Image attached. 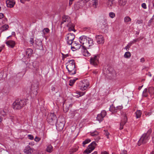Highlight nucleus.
Masks as SVG:
<instances>
[{"instance_id":"nucleus-31","label":"nucleus","mask_w":154,"mask_h":154,"mask_svg":"<svg viewBox=\"0 0 154 154\" xmlns=\"http://www.w3.org/2000/svg\"><path fill=\"white\" fill-rule=\"evenodd\" d=\"M53 150V147L51 145H49L47 146L46 149V151L49 152H51Z\"/></svg>"},{"instance_id":"nucleus-28","label":"nucleus","mask_w":154,"mask_h":154,"mask_svg":"<svg viewBox=\"0 0 154 154\" xmlns=\"http://www.w3.org/2000/svg\"><path fill=\"white\" fill-rule=\"evenodd\" d=\"M9 26L7 24H5L0 28L1 31L2 32L6 30L9 28Z\"/></svg>"},{"instance_id":"nucleus-7","label":"nucleus","mask_w":154,"mask_h":154,"mask_svg":"<svg viewBox=\"0 0 154 154\" xmlns=\"http://www.w3.org/2000/svg\"><path fill=\"white\" fill-rule=\"evenodd\" d=\"M99 58V56L97 54L94 55L93 57H91L90 59V63L94 66H96L97 65L98 63V59Z\"/></svg>"},{"instance_id":"nucleus-54","label":"nucleus","mask_w":154,"mask_h":154,"mask_svg":"<svg viewBox=\"0 0 154 154\" xmlns=\"http://www.w3.org/2000/svg\"><path fill=\"white\" fill-rule=\"evenodd\" d=\"M55 89H56V88L54 86H51V91L52 92L55 91Z\"/></svg>"},{"instance_id":"nucleus-12","label":"nucleus","mask_w":154,"mask_h":154,"mask_svg":"<svg viewBox=\"0 0 154 154\" xmlns=\"http://www.w3.org/2000/svg\"><path fill=\"white\" fill-rule=\"evenodd\" d=\"M85 5L83 2L80 0L75 4L74 8L76 10H78L82 8Z\"/></svg>"},{"instance_id":"nucleus-51","label":"nucleus","mask_w":154,"mask_h":154,"mask_svg":"<svg viewBox=\"0 0 154 154\" xmlns=\"http://www.w3.org/2000/svg\"><path fill=\"white\" fill-rule=\"evenodd\" d=\"M40 140H41L40 138L39 137H37V136H36L35 137V139H34L35 141L36 142H39Z\"/></svg>"},{"instance_id":"nucleus-6","label":"nucleus","mask_w":154,"mask_h":154,"mask_svg":"<svg viewBox=\"0 0 154 154\" xmlns=\"http://www.w3.org/2000/svg\"><path fill=\"white\" fill-rule=\"evenodd\" d=\"M96 145V142L95 141L93 142L88 146V148L84 151V152L87 154L91 153L95 149Z\"/></svg>"},{"instance_id":"nucleus-49","label":"nucleus","mask_w":154,"mask_h":154,"mask_svg":"<svg viewBox=\"0 0 154 154\" xmlns=\"http://www.w3.org/2000/svg\"><path fill=\"white\" fill-rule=\"evenodd\" d=\"M153 19H151L148 22V26H150L151 25V23L153 22Z\"/></svg>"},{"instance_id":"nucleus-35","label":"nucleus","mask_w":154,"mask_h":154,"mask_svg":"<svg viewBox=\"0 0 154 154\" xmlns=\"http://www.w3.org/2000/svg\"><path fill=\"white\" fill-rule=\"evenodd\" d=\"M131 56V54L129 51L126 52L124 55V57L125 58H129Z\"/></svg>"},{"instance_id":"nucleus-34","label":"nucleus","mask_w":154,"mask_h":154,"mask_svg":"<svg viewBox=\"0 0 154 154\" xmlns=\"http://www.w3.org/2000/svg\"><path fill=\"white\" fill-rule=\"evenodd\" d=\"M136 117L137 119L140 118L141 115V112L140 110H137L136 112Z\"/></svg>"},{"instance_id":"nucleus-37","label":"nucleus","mask_w":154,"mask_h":154,"mask_svg":"<svg viewBox=\"0 0 154 154\" xmlns=\"http://www.w3.org/2000/svg\"><path fill=\"white\" fill-rule=\"evenodd\" d=\"M124 22H128L131 21V19L128 16H127L124 18Z\"/></svg>"},{"instance_id":"nucleus-1","label":"nucleus","mask_w":154,"mask_h":154,"mask_svg":"<svg viewBox=\"0 0 154 154\" xmlns=\"http://www.w3.org/2000/svg\"><path fill=\"white\" fill-rule=\"evenodd\" d=\"M75 61L73 60H69L66 63V69H67L69 74L74 75L76 72V69L75 68Z\"/></svg>"},{"instance_id":"nucleus-39","label":"nucleus","mask_w":154,"mask_h":154,"mask_svg":"<svg viewBox=\"0 0 154 154\" xmlns=\"http://www.w3.org/2000/svg\"><path fill=\"white\" fill-rule=\"evenodd\" d=\"M90 133L91 135V136L94 137L97 135L99 134L98 132L96 131H95L93 132H91Z\"/></svg>"},{"instance_id":"nucleus-48","label":"nucleus","mask_w":154,"mask_h":154,"mask_svg":"<svg viewBox=\"0 0 154 154\" xmlns=\"http://www.w3.org/2000/svg\"><path fill=\"white\" fill-rule=\"evenodd\" d=\"M130 42L128 43V44L125 47L124 49H125L126 51H128L129 50V48L132 45H130Z\"/></svg>"},{"instance_id":"nucleus-50","label":"nucleus","mask_w":154,"mask_h":154,"mask_svg":"<svg viewBox=\"0 0 154 154\" xmlns=\"http://www.w3.org/2000/svg\"><path fill=\"white\" fill-rule=\"evenodd\" d=\"M28 137L29 139L32 140L34 139L33 136L31 134H29L28 135Z\"/></svg>"},{"instance_id":"nucleus-61","label":"nucleus","mask_w":154,"mask_h":154,"mask_svg":"<svg viewBox=\"0 0 154 154\" xmlns=\"http://www.w3.org/2000/svg\"><path fill=\"white\" fill-rule=\"evenodd\" d=\"M101 154H109V153L106 151H104L103 152H102Z\"/></svg>"},{"instance_id":"nucleus-58","label":"nucleus","mask_w":154,"mask_h":154,"mask_svg":"<svg viewBox=\"0 0 154 154\" xmlns=\"http://www.w3.org/2000/svg\"><path fill=\"white\" fill-rule=\"evenodd\" d=\"M152 5V8H154V0H153L152 2H151V3H150V4H149V5Z\"/></svg>"},{"instance_id":"nucleus-11","label":"nucleus","mask_w":154,"mask_h":154,"mask_svg":"<svg viewBox=\"0 0 154 154\" xmlns=\"http://www.w3.org/2000/svg\"><path fill=\"white\" fill-rule=\"evenodd\" d=\"M106 112L105 110H102L100 114L97 115V120L100 122H102L103 120V118L106 115Z\"/></svg>"},{"instance_id":"nucleus-21","label":"nucleus","mask_w":154,"mask_h":154,"mask_svg":"<svg viewBox=\"0 0 154 154\" xmlns=\"http://www.w3.org/2000/svg\"><path fill=\"white\" fill-rule=\"evenodd\" d=\"M89 40H87V43L88 44V46H82L83 47H85L87 48H89L90 47L94 45V41L92 39L89 37Z\"/></svg>"},{"instance_id":"nucleus-4","label":"nucleus","mask_w":154,"mask_h":154,"mask_svg":"<svg viewBox=\"0 0 154 154\" xmlns=\"http://www.w3.org/2000/svg\"><path fill=\"white\" fill-rule=\"evenodd\" d=\"M47 120L49 124L53 125L57 123V117L54 113H50L47 115Z\"/></svg>"},{"instance_id":"nucleus-30","label":"nucleus","mask_w":154,"mask_h":154,"mask_svg":"<svg viewBox=\"0 0 154 154\" xmlns=\"http://www.w3.org/2000/svg\"><path fill=\"white\" fill-rule=\"evenodd\" d=\"M33 50L31 48H28L26 51V54L29 57L31 56L33 53Z\"/></svg>"},{"instance_id":"nucleus-24","label":"nucleus","mask_w":154,"mask_h":154,"mask_svg":"<svg viewBox=\"0 0 154 154\" xmlns=\"http://www.w3.org/2000/svg\"><path fill=\"white\" fill-rule=\"evenodd\" d=\"M109 111L112 113H115L117 112V109H116V108L113 106V104H112L110 106Z\"/></svg>"},{"instance_id":"nucleus-57","label":"nucleus","mask_w":154,"mask_h":154,"mask_svg":"<svg viewBox=\"0 0 154 154\" xmlns=\"http://www.w3.org/2000/svg\"><path fill=\"white\" fill-rule=\"evenodd\" d=\"M120 154H127V151L126 150H124Z\"/></svg>"},{"instance_id":"nucleus-41","label":"nucleus","mask_w":154,"mask_h":154,"mask_svg":"<svg viewBox=\"0 0 154 154\" xmlns=\"http://www.w3.org/2000/svg\"><path fill=\"white\" fill-rule=\"evenodd\" d=\"M85 93V92H79L77 94L79 96H78V97H81L84 95Z\"/></svg>"},{"instance_id":"nucleus-10","label":"nucleus","mask_w":154,"mask_h":154,"mask_svg":"<svg viewBox=\"0 0 154 154\" xmlns=\"http://www.w3.org/2000/svg\"><path fill=\"white\" fill-rule=\"evenodd\" d=\"M75 38V35L73 33H69L66 35V40L67 44L69 45H71L72 41Z\"/></svg>"},{"instance_id":"nucleus-52","label":"nucleus","mask_w":154,"mask_h":154,"mask_svg":"<svg viewBox=\"0 0 154 154\" xmlns=\"http://www.w3.org/2000/svg\"><path fill=\"white\" fill-rule=\"evenodd\" d=\"M143 20H137L136 23H137L138 24H141L143 23Z\"/></svg>"},{"instance_id":"nucleus-60","label":"nucleus","mask_w":154,"mask_h":154,"mask_svg":"<svg viewBox=\"0 0 154 154\" xmlns=\"http://www.w3.org/2000/svg\"><path fill=\"white\" fill-rule=\"evenodd\" d=\"M4 17V14L3 13H0V19H2Z\"/></svg>"},{"instance_id":"nucleus-29","label":"nucleus","mask_w":154,"mask_h":154,"mask_svg":"<svg viewBox=\"0 0 154 154\" xmlns=\"http://www.w3.org/2000/svg\"><path fill=\"white\" fill-rule=\"evenodd\" d=\"M143 38V37H139L135 39H133L132 41H131L130 42V45H132V44L136 42H137L139 41L140 40H142Z\"/></svg>"},{"instance_id":"nucleus-15","label":"nucleus","mask_w":154,"mask_h":154,"mask_svg":"<svg viewBox=\"0 0 154 154\" xmlns=\"http://www.w3.org/2000/svg\"><path fill=\"white\" fill-rule=\"evenodd\" d=\"M123 119H122L120 123L119 129L122 130L123 128V126L127 121V118L125 115H123Z\"/></svg>"},{"instance_id":"nucleus-26","label":"nucleus","mask_w":154,"mask_h":154,"mask_svg":"<svg viewBox=\"0 0 154 154\" xmlns=\"http://www.w3.org/2000/svg\"><path fill=\"white\" fill-rule=\"evenodd\" d=\"M127 0H119L118 4L121 7H123L126 4Z\"/></svg>"},{"instance_id":"nucleus-36","label":"nucleus","mask_w":154,"mask_h":154,"mask_svg":"<svg viewBox=\"0 0 154 154\" xmlns=\"http://www.w3.org/2000/svg\"><path fill=\"white\" fill-rule=\"evenodd\" d=\"M91 140L89 139H86L82 143L83 145V146H85V145L86 144L89 143L91 142Z\"/></svg>"},{"instance_id":"nucleus-44","label":"nucleus","mask_w":154,"mask_h":154,"mask_svg":"<svg viewBox=\"0 0 154 154\" xmlns=\"http://www.w3.org/2000/svg\"><path fill=\"white\" fill-rule=\"evenodd\" d=\"M6 114V112L3 110H0V115L3 116H4Z\"/></svg>"},{"instance_id":"nucleus-8","label":"nucleus","mask_w":154,"mask_h":154,"mask_svg":"<svg viewBox=\"0 0 154 154\" xmlns=\"http://www.w3.org/2000/svg\"><path fill=\"white\" fill-rule=\"evenodd\" d=\"M87 40H89V37L83 35L79 37V41L80 43L83 45L82 46H88Z\"/></svg>"},{"instance_id":"nucleus-38","label":"nucleus","mask_w":154,"mask_h":154,"mask_svg":"<svg viewBox=\"0 0 154 154\" xmlns=\"http://www.w3.org/2000/svg\"><path fill=\"white\" fill-rule=\"evenodd\" d=\"M78 147H77L75 148H73L71 150H70V151H69L70 154H71L73 153L74 152L77 151L78 149Z\"/></svg>"},{"instance_id":"nucleus-23","label":"nucleus","mask_w":154,"mask_h":154,"mask_svg":"<svg viewBox=\"0 0 154 154\" xmlns=\"http://www.w3.org/2000/svg\"><path fill=\"white\" fill-rule=\"evenodd\" d=\"M67 26L69 27L68 30L69 31H73L74 32H75L76 30L74 29L75 26L73 24L71 23H69L67 25Z\"/></svg>"},{"instance_id":"nucleus-13","label":"nucleus","mask_w":154,"mask_h":154,"mask_svg":"<svg viewBox=\"0 0 154 154\" xmlns=\"http://www.w3.org/2000/svg\"><path fill=\"white\" fill-rule=\"evenodd\" d=\"M83 2L84 4H85L89 1H90L91 3L92 4L94 8H97L98 5V0H81Z\"/></svg>"},{"instance_id":"nucleus-32","label":"nucleus","mask_w":154,"mask_h":154,"mask_svg":"<svg viewBox=\"0 0 154 154\" xmlns=\"http://www.w3.org/2000/svg\"><path fill=\"white\" fill-rule=\"evenodd\" d=\"M148 89L145 88L143 92V96L144 97H147L148 95Z\"/></svg>"},{"instance_id":"nucleus-16","label":"nucleus","mask_w":154,"mask_h":154,"mask_svg":"<svg viewBox=\"0 0 154 154\" xmlns=\"http://www.w3.org/2000/svg\"><path fill=\"white\" fill-rule=\"evenodd\" d=\"M97 43L99 44H103L104 42V38L102 35H100L96 36Z\"/></svg>"},{"instance_id":"nucleus-43","label":"nucleus","mask_w":154,"mask_h":154,"mask_svg":"<svg viewBox=\"0 0 154 154\" xmlns=\"http://www.w3.org/2000/svg\"><path fill=\"white\" fill-rule=\"evenodd\" d=\"M109 16L111 18H113L115 16V14L112 12H110L109 14Z\"/></svg>"},{"instance_id":"nucleus-47","label":"nucleus","mask_w":154,"mask_h":154,"mask_svg":"<svg viewBox=\"0 0 154 154\" xmlns=\"http://www.w3.org/2000/svg\"><path fill=\"white\" fill-rule=\"evenodd\" d=\"M104 131H105L104 134L106 136L107 138H109V133L107 130H104Z\"/></svg>"},{"instance_id":"nucleus-33","label":"nucleus","mask_w":154,"mask_h":154,"mask_svg":"<svg viewBox=\"0 0 154 154\" xmlns=\"http://www.w3.org/2000/svg\"><path fill=\"white\" fill-rule=\"evenodd\" d=\"M78 78H75V79H70L69 80V85L70 86H72L75 81Z\"/></svg>"},{"instance_id":"nucleus-55","label":"nucleus","mask_w":154,"mask_h":154,"mask_svg":"<svg viewBox=\"0 0 154 154\" xmlns=\"http://www.w3.org/2000/svg\"><path fill=\"white\" fill-rule=\"evenodd\" d=\"M142 8H144L145 9L146 8V4L144 3H143L142 4Z\"/></svg>"},{"instance_id":"nucleus-40","label":"nucleus","mask_w":154,"mask_h":154,"mask_svg":"<svg viewBox=\"0 0 154 154\" xmlns=\"http://www.w3.org/2000/svg\"><path fill=\"white\" fill-rule=\"evenodd\" d=\"M32 37H31L30 38L29 42L31 44L33 45L34 43V36H32Z\"/></svg>"},{"instance_id":"nucleus-64","label":"nucleus","mask_w":154,"mask_h":154,"mask_svg":"<svg viewBox=\"0 0 154 154\" xmlns=\"http://www.w3.org/2000/svg\"><path fill=\"white\" fill-rule=\"evenodd\" d=\"M97 154V151H95L93 153H92L91 154Z\"/></svg>"},{"instance_id":"nucleus-59","label":"nucleus","mask_w":154,"mask_h":154,"mask_svg":"<svg viewBox=\"0 0 154 154\" xmlns=\"http://www.w3.org/2000/svg\"><path fill=\"white\" fill-rule=\"evenodd\" d=\"M62 54V55L63 57L64 58H65L66 57H68L69 56V55L68 54Z\"/></svg>"},{"instance_id":"nucleus-22","label":"nucleus","mask_w":154,"mask_h":154,"mask_svg":"<svg viewBox=\"0 0 154 154\" xmlns=\"http://www.w3.org/2000/svg\"><path fill=\"white\" fill-rule=\"evenodd\" d=\"M148 93L152 98L154 97V88L153 87H149L148 89Z\"/></svg>"},{"instance_id":"nucleus-20","label":"nucleus","mask_w":154,"mask_h":154,"mask_svg":"<svg viewBox=\"0 0 154 154\" xmlns=\"http://www.w3.org/2000/svg\"><path fill=\"white\" fill-rule=\"evenodd\" d=\"M7 6L8 7H13L15 4L14 0H7L6 1Z\"/></svg>"},{"instance_id":"nucleus-63","label":"nucleus","mask_w":154,"mask_h":154,"mask_svg":"<svg viewBox=\"0 0 154 154\" xmlns=\"http://www.w3.org/2000/svg\"><path fill=\"white\" fill-rule=\"evenodd\" d=\"M72 2H73L69 1V6L71 5L72 4Z\"/></svg>"},{"instance_id":"nucleus-17","label":"nucleus","mask_w":154,"mask_h":154,"mask_svg":"<svg viewBox=\"0 0 154 154\" xmlns=\"http://www.w3.org/2000/svg\"><path fill=\"white\" fill-rule=\"evenodd\" d=\"M23 151L26 154H31L33 152V149L29 145L26 146L25 147Z\"/></svg>"},{"instance_id":"nucleus-5","label":"nucleus","mask_w":154,"mask_h":154,"mask_svg":"<svg viewBox=\"0 0 154 154\" xmlns=\"http://www.w3.org/2000/svg\"><path fill=\"white\" fill-rule=\"evenodd\" d=\"M89 83L87 80L84 79L79 82L78 87L81 90L84 91L86 90L89 86Z\"/></svg>"},{"instance_id":"nucleus-3","label":"nucleus","mask_w":154,"mask_h":154,"mask_svg":"<svg viewBox=\"0 0 154 154\" xmlns=\"http://www.w3.org/2000/svg\"><path fill=\"white\" fill-rule=\"evenodd\" d=\"M152 132L151 129H149L146 133L144 134L141 137L138 142V145L140 146L142 144H145L150 138V134Z\"/></svg>"},{"instance_id":"nucleus-18","label":"nucleus","mask_w":154,"mask_h":154,"mask_svg":"<svg viewBox=\"0 0 154 154\" xmlns=\"http://www.w3.org/2000/svg\"><path fill=\"white\" fill-rule=\"evenodd\" d=\"M87 48L82 46V50H81L82 54L85 56L89 57L90 55V54L88 52L87 50Z\"/></svg>"},{"instance_id":"nucleus-19","label":"nucleus","mask_w":154,"mask_h":154,"mask_svg":"<svg viewBox=\"0 0 154 154\" xmlns=\"http://www.w3.org/2000/svg\"><path fill=\"white\" fill-rule=\"evenodd\" d=\"M6 44L8 47L13 48L15 45V42L14 41L12 40H8L5 42Z\"/></svg>"},{"instance_id":"nucleus-45","label":"nucleus","mask_w":154,"mask_h":154,"mask_svg":"<svg viewBox=\"0 0 154 154\" xmlns=\"http://www.w3.org/2000/svg\"><path fill=\"white\" fill-rule=\"evenodd\" d=\"M43 32L44 34L45 35V32L48 33L49 32V29L48 28H45L43 30Z\"/></svg>"},{"instance_id":"nucleus-62","label":"nucleus","mask_w":154,"mask_h":154,"mask_svg":"<svg viewBox=\"0 0 154 154\" xmlns=\"http://www.w3.org/2000/svg\"><path fill=\"white\" fill-rule=\"evenodd\" d=\"M143 86V85H142V86H139L138 87V89L139 90H140L141 89V88H142Z\"/></svg>"},{"instance_id":"nucleus-25","label":"nucleus","mask_w":154,"mask_h":154,"mask_svg":"<svg viewBox=\"0 0 154 154\" xmlns=\"http://www.w3.org/2000/svg\"><path fill=\"white\" fill-rule=\"evenodd\" d=\"M69 17L68 16L64 15L62 17V22L61 23L62 25L65 22H69Z\"/></svg>"},{"instance_id":"nucleus-27","label":"nucleus","mask_w":154,"mask_h":154,"mask_svg":"<svg viewBox=\"0 0 154 154\" xmlns=\"http://www.w3.org/2000/svg\"><path fill=\"white\" fill-rule=\"evenodd\" d=\"M108 70L109 71V74L111 75L110 76H113L116 75L115 72L113 68L111 67L109 68Z\"/></svg>"},{"instance_id":"nucleus-53","label":"nucleus","mask_w":154,"mask_h":154,"mask_svg":"<svg viewBox=\"0 0 154 154\" xmlns=\"http://www.w3.org/2000/svg\"><path fill=\"white\" fill-rule=\"evenodd\" d=\"M123 108V106H117L116 107V109H117V111L118 110H120Z\"/></svg>"},{"instance_id":"nucleus-9","label":"nucleus","mask_w":154,"mask_h":154,"mask_svg":"<svg viewBox=\"0 0 154 154\" xmlns=\"http://www.w3.org/2000/svg\"><path fill=\"white\" fill-rule=\"evenodd\" d=\"M71 49L73 51L79 49L82 46L79 43L78 41H73L72 42V44Z\"/></svg>"},{"instance_id":"nucleus-2","label":"nucleus","mask_w":154,"mask_h":154,"mask_svg":"<svg viewBox=\"0 0 154 154\" xmlns=\"http://www.w3.org/2000/svg\"><path fill=\"white\" fill-rule=\"evenodd\" d=\"M26 99L16 100L13 103L12 107L14 109H20L23 108L26 104L27 101Z\"/></svg>"},{"instance_id":"nucleus-46","label":"nucleus","mask_w":154,"mask_h":154,"mask_svg":"<svg viewBox=\"0 0 154 154\" xmlns=\"http://www.w3.org/2000/svg\"><path fill=\"white\" fill-rule=\"evenodd\" d=\"M114 0H108V5H109L110 6H112L113 4V2Z\"/></svg>"},{"instance_id":"nucleus-42","label":"nucleus","mask_w":154,"mask_h":154,"mask_svg":"<svg viewBox=\"0 0 154 154\" xmlns=\"http://www.w3.org/2000/svg\"><path fill=\"white\" fill-rule=\"evenodd\" d=\"M65 103H64L63 104V111L65 112H67L69 109V107H65Z\"/></svg>"},{"instance_id":"nucleus-14","label":"nucleus","mask_w":154,"mask_h":154,"mask_svg":"<svg viewBox=\"0 0 154 154\" xmlns=\"http://www.w3.org/2000/svg\"><path fill=\"white\" fill-rule=\"evenodd\" d=\"M56 125V127L57 129L59 131H62L64 127V124L63 122H59L57 121L56 124H55Z\"/></svg>"},{"instance_id":"nucleus-56","label":"nucleus","mask_w":154,"mask_h":154,"mask_svg":"<svg viewBox=\"0 0 154 154\" xmlns=\"http://www.w3.org/2000/svg\"><path fill=\"white\" fill-rule=\"evenodd\" d=\"M145 61V59L144 57H142L140 59V62L142 63H143Z\"/></svg>"}]
</instances>
